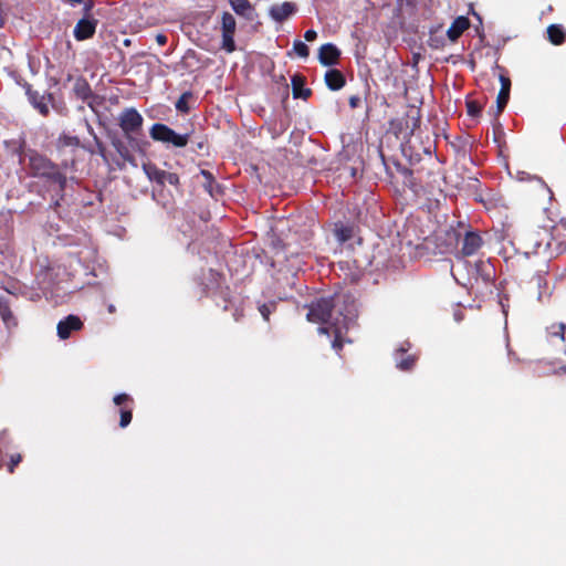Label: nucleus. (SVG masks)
<instances>
[{
    "label": "nucleus",
    "instance_id": "f257e3e1",
    "mask_svg": "<svg viewBox=\"0 0 566 566\" xmlns=\"http://www.w3.org/2000/svg\"><path fill=\"white\" fill-rule=\"evenodd\" d=\"M357 304L349 293H336L328 297H319L308 305L307 321L317 324H327L318 327L319 334L333 337L332 348L340 354L345 343V334L349 325L357 317Z\"/></svg>",
    "mask_w": 566,
    "mask_h": 566
},
{
    "label": "nucleus",
    "instance_id": "f03ea898",
    "mask_svg": "<svg viewBox=\"0 0 566 566\" xmlns=\"http://www.w3.org/2000/svg\"><path fill=\"white\" fill-rule=\"evenodd\" d=\"M119 133L111 139L116 153L123 160L122 168L128 164L138 168V158L142 156V114L134 107L124 108L118 117Z\"/></svg>",
    "mask_w": 566,
    "mask_h": 566
},
{
    "label": "nucleus",
    "instance_id": "7ed1b4c3",
    "mask_svg": "<svg viewBox=\"0 0 566 566\" xmlns=\"http://www.w3.org/2000/svg\"><path fill=\"white\" fill-rule=\"evenodd\" d=\"M13 144L15 147L12 149V154L18 156L19 164L25 165L27 174L32 178H38L56 165L49 157L35 149H25V142L23 139L17 143L14 142Z\"/></svg>",
    "mask_w": 566,
    "mask_h": 566
},
{
    "label": "nucleus",
    "instance_id": "20e7f679",
    "mask_svg": "<svg viewBox=\"0 0 566 566\" xmlns=\"http://www.w3.org/2000/svg\"><path fill=\"white\" fill-rule=\"evenodd\" d=\"M420 109L409 106L401 117L392 118L389 122L388 132L397 138L408 140L420 126Z\"/></svg>",
    "mask_w": 566,
    "mask_h": 566
},
{
    "label": "nucleus",
    "instance_id": "39448f33",
    "mask_svg": "<svg viewBox=\"0 0 566 566\" xmlns=\"http://www.w3.org/2000/svg\"><path fill=\"white\" fill-rule=\"evenodd\" d=\"M149 135L154 140L176 148L187 146L190 139V134H177L172 128L161 123L154 124L149 129Z\"/></svg>",
    "mask_w": 566,
    "mask_h": 566
},
{
    "label": "nucleus",
    "instance_id": "423d86ee",
    "mask_svg": "<svg viewBox=\"0 0 566 566\" xmlns=\"http://www.w3.org/2000/svg\"><path fill=\"white\" fill-rule=\"evenodd\" d=\"M92 2L84 4V11L87 13L92 9ZM97 20L91 15L85 14L77 21L74 27L73 34L77 41H84L91 39L96 31Z\"/></svg>",
    "mask_w": 566,
    "mask_h": 566
},
{
    "label": "nucleus",
    "instance_id": "0eeeda50",
    "mask_svg": "<svg viewBox=\"0 0 566 566\" xmlns=\"http://www.w3.org/2000/svg\"><path fill=\"white\" fill-rule=\"evenodd\" d=\"M237 22L230 12H223L221 17L222 49L232 53L235 51L234 33Z\"/></svg>",
    "mask_w": 566,
    "mask_h": 566
},
{
    "label": "nucleus",
    "instance_id": "6e6552de",
    "mask_svg": "<svg viewBox=\"0 0 566 566\" xmlns=\"http://www.w3.org/2000/svg\"><path fill=\"white\" fill-rule=\"evenodd\" d=\"M36 179L43 180L53 190H59L61 192V198L64 197L67 177L65 172L61 170L59 165L53 166L52 169L43 172V175L39 176Z\"/></svg>",
    "mask_w": 566,
    "mask_h": 566
},
{
    "label": "nucleus",
    "instance_id": "1a4fd4ad",
    "mask_svg": "<svg viewBox=\"0 0 566 566\" xmlns=\"http://www.w3.org/2000/svg\"><path fill=\"white\" fill-rule=\"evenodd\" d=\"M84 327L80 316L70 314L59 321L56 325L57 337L62 340L70 338L73 332H78Z\"/></svg>",
    "mask_w": 566,
    "mask_h": 566
},
{
    "label": "nucleus",
    "instance_id": "9d476101",
    "mask_svg": "<svg viewBox=\"0 0 566 566\" xmlns=\"http://www.w3.org/2000/svg\"><path fill=\"white\" fill-rule=\"evenodd\" d=\"M114 405L118 407L119 427L126 428L133 418V399L127 394H118L113 398Z\"/></svg>",
    "mask_w": 566,
    "mask_h": 566
},
{
    "label": "nucleus",
    "instance_id": "9b49d317",
    "mask_svg": "<svg viewBox=\"0 0 566 566\" xmlns=\"http://www.w3.org/2000/svg\"><path fill=\"white\" fill-rule=\"evenodd\" d=\"M73 93L83 102H86L87 105L93 108V101L96 98L94 95L91 85L87 80L83 76H77L74 81Z\"/></svg>",
    "mask_w": 566,
    "mask_h": 566
},
{
    "label": "nucleus",
    "instance_id": "f8f14e48",
    "mask_svg": "<svg viewBox=\"0 0 566 566\" xmlns=\"http://www.w3.org/2000/svg\"><path fill=\"white\" fill-rule=\"evenodd\" d=\"M340 50L333 43H325L318 50V61L324 66H333L338 63Z\"/></svg>",
    "mask_w": 566,
    "mask_h": 566
},
{
    "label": "nucleus",
    "instance_id": "ddd939ff",
    "mask_svg": "<svg viewBox=\"0 0 566 566\" xmlns=\"http://www.w3.org/2000/svg\"><path fill=\"white\" fill-rule=\"evenodd\" d=\"M23 88L25 90L29 103L38 109L41 115L46 116L49 114V107L45 103V95H41L38 91H34L32 85L28 82H24Z\"/></svg>",
    "mask_w": 566,
    "mask_h": 566
},
{
    "label": "nucleus",
    "instance_id": "4468645a",
    "mask_svg": "<svg viewBox=\"0 0 566 566\" xmlns=\"http://www.w3.org/2000/svg\"><path fill=\"white\" fill-rule=\"evenodd\" d=\"M470 25L471 22L468 17H457L447 30V36L449 41L455 43L459 38L470 28Z\"/></svg>",
    "mask_w": 566,
    "mask_h": 566
},
{
    "label": "nucleus",
    "instance_id": "2eb2a0df",
    "mask_svg": "<svg viewBox=\"0 0 566 566\" xmlns=\"http://www.w3.org/2000/svg\"><path fill=\"white\" fill-rule=\"evenodd\" d=\"M482 244L483 240L478 232L468 231L463 238L461 253L464 256L473 255L479 251Z\"/></svg>",
    "mask_w": 566,
    "mask_h": 566
},
{
    "label": "nucleus",
    "instance_id": "dca6fc26",
    "mask_svg": "<svg viewBox=\"0 0 566 566\" xmlns=\"http://www.w3.org/2000/svg\"><path fill=\"white\" fill-rule=\"evenodd\" d=\"M296 11V6L293 2L285 1L280 4H273L270 8V15L276 22H283L289 19Z\"/></svg>",
    "mask_w": 566,
    "mask_h": 566
},
{
    "label": "nucleus",
    "instance_id": "f3484780",
    "mask_svg": "<svg viewBox=\"0 0 566 566\" xmlns=\"http://www.w3.org/2000/svg\"><path fill=\"white\" fill-rule=\"evenodd\" d=\"M501 88L496 97L497 113H502L510 99L511 80L510 77L500 75Z\"/></svg>",
    "mask_w": 566,
    "mask_h": 566
},
{
    "label": "nucleus",
    "instance_id": "a211bd4d",
    "mask_svg": "<svg viewBox=\"0 0 566 566\" xmlns=\"http://www.w3.org/2000/svg\"><path fill=\"white\" fill-rule=\"evenodd\" d=\"M325 84L331 91H338L346 84L345 75L336 69H331L325 73Z\"/></svg>",
    "mask_w": 566,
    "mask_h": 566
},
{
    "label": "nucleus",
    "instance_id": "6ab92c4d",
    "mask_svg": "<svg viewBox=\"0 0 566 566\" xmlns=\"http://www.w3.org/2000/svg\"><path fill=\"white\" fill-rule=\"evenodd\" d=\"M291 84L294 98L307 99L312 95V90L305 87V77L303 75H293Z\"/></svg>",
    "mask_w": 566,
    "mask_h": 566
},
{
    "label": "nucleus",
    "instance_id": "aec40b11",
    "mask_svg": "<svg viewBox=\"0 0 566 566\" xmlns=\"http://www.w3.org/2000/svg\"><path fill=\"white\" fill-rule=\"evenodd\" d=\"M546 276H547V271H541V272L536 273L532 277V281H531L538 289L537 298L539 301H542L544 297H548L551 295V290L548 287V282H547Z\"/></svg>",
    "mask_w": 566,
    "mask_h": 566
},
{
    "label": "nucleus",
    "instance_id": "412c9836",
    "mask_svg": "<svg viewBox=\"0 0 566 566\" xmlns=\"http://www.w3.org/2000/svg\"><path fill=\"white\" fill-rule=\"evenodd\" d=\"M234 12L248 20L253 19L254 9L249 0H229Z\"/></svg>",
    "mask_w": 566,
    "mask_h": 566
},
{
    "label": "nucleus",
    "instance_id": "4be33fe9",
    "mask_svg": "<svg viewBox=\"0 0 566 566\" xmlns=\"http://www.w3.org/2000/svg\"><path fill=\"white\" fill-rule=\"evenodd\" d=\"M216 304L221 306L223 311H229L232 308L233 303L231 298V292L228 286L221 287L217 293L213 294Z\"/></svg>",
    "mask_w": 566,
    "mask_h": 566
},
{
    "label": "nucleus",
    "instance_id": "5701e85b",
    "mask_svg": "<svg viewBox=\"0 0 566 566\" xmlns=\"http://www.w3.org/2000/svg\"><path fill=\"white\" fill-rule=\"evenodd\" d=\"M0 316L8 328L15 327L18 321L13 315L7 300L0 298Z\"/></svg>",
    "mask_w": 566,
    "mask_h": 566
},
{
    "label": "nucleus",
    "instance_id": "b1692460",
    "mask_svg": "<svg viewBox=\"0 0 566 566\" xmlns=\"http://www.w3.org/2000/svg\"><path fill=\"white\" fill-rule=\"evenodd\" d=\"M475 270L485 284L490 283L494 277V268L488 261H478L475 263Z\"/></svg>",
    "mask_w": 566,
    "mask_h": 566
},
{
    "label": "nucleus",
    "instance_id": "393cba45",
    "mask_svg": "<svg viewBox=\"0 0 566 566\" xmlns=\"http://www.w3.org/2000/svg\"><path fill=\"white\" fill-rule=\"evenodd\" d=\"M334 234L340 243H345L354 237V228L353 226L337 222L335 223Z\"/></svg>",
    "mask_w": 566,
    "mask_h": 566
},
{
    "label": "nucleus",
    "instance_id": "a878e982",
    "mask_svg": "<svg viewBox=\"0 0 566 566\" xmlns=\"http://www.w3.org/2000/svg\"><path fill=\"white\" fill-rule=\"evenodd\" d=\"M547 35H548V40L554 44V45H560L565 42L566 40V32L565 30L562 28V25H558V24H551L548 28H547Z\"/></svg>",
    "mask_w": 566,
    "mask_h": 566
},
{
    "label": "nucleus",
    "instance_id": "bb28decb",
    "mask_svg": "<svg viewBox=\"0 0 566 566\" xmlns=\"http://www.w3.org/2000/svg\"><path fill=\"white\" fill-rule=\"evenodd\" d=\"M144 172L147 175V177L149 178L150 181H155L159 186L165 185V175H166L165 170L158 169L156 166L150 165V164L149 165L144 164Z\"/></svg>",
    "mask_w": 566,
    "mask_h": 566
},
{
    "label": "nucleus",
    "instance_id": "cd10ccee",
    "mask_svg": "<svg viewBox=\"0 0 566 566\" xmlns=\"http://www.w3.org/2000/svg\"><path fill=\"white\" fill-rule=\"evenodd\" d=\"M81 144L80 138L77 136L69 135V134H61L57 138V146L60 148L64 147H78Z\"/></svg>",
    "mask_w": 566,
    "mask_h": 566
},
{
    "label": "nucleus",
    "instance_id": "c85d7f7f",
    "mask_svg": "<svg viewBox=\"0 0 566 566\" xmlns=\"http://www.w3.org/2000/svg\"><path fill=\"white\" fill-rule=\"evenodd\" d=\"M190 98H192L191 92L188 91V92L182 93L175 105L177 111L185 113V114L189 113L190 106L188 103H189Z\"/></svg>",
    "mask_w": 566,
    "mask_h": 566
},
{
    "label": "nucleus",
    "instance_id": "c756f323",
    "mask_svg": "<svg viewBox=\"0 0 566 566\" xmlns=\"http://www.w3.org/2000/svg\"><path fill=\"white\" fill-rule=\"evenodd\" d=\"M95 201H102L101 193L99 192L85 191L82 195L80 203L83 207H87V206H93L95 203Z\"/></svg>",
    "mask_w": 566,
    "mask_h": 566
},
{
    "label": "nucleus",
    "instance_id": "7c9ffc66",
    "mask_svg": "<svg viewBox=\"0 0 566 566\" xmlns=\"http://www.w3.org/2000/svg\"><path fill=\"white\" fill-rule=\"evenodd\" d=\"M293 50L300 57L306 59L310 55L308 46L301 40L294 41Z\"/></svg>",
    "mask_w": 566,
    "mask_h": 566
},
{
    "label": "nucleus",
    "instance_id": "2f4dec72",
    "mask_svg": "<svg viewBox=\"0 0 566 566\" xmlns=\"http://www.w3.org/2000/svg\"><path fill=\"white\" fill-rule=\"evenodd\" d=\"M565 325L564 324H554L548 328V335L551 337H559L562 340H565Z\"/></svg>",
    "mask_w": 566,
    "mask_h": 566
},
{
    "label": "nucleus",
    "instance_id": "473e14b6",
    "mask_svg": "<svg viewBox=\"0 0 566 566\" xmlns=\"http://www.w3.org/2000/svg\"><path fill=\"white\" fill-rule=\"evenodd\" d=\"M482 112V107L478 101L467 102V113L471 117H479Z\"/></svg>",
    "mask_w": 566,
    "mask_h": 566
},
{
    "label": "nucleus",
    "instance_id": "72a5a7b5",
    "mask_svg": "<svg viewBox=\"0 0 566 566\" xmlns=\"http://www.w3.org/2000/svg\"><path fill=\"white\" fill-rule=\"evenodd\" d=\"M415 361H416V359L413 356H407L406 358H402L401 360H399L397 363V367L400 370L408 371L413 367Z\"/></svg>",
    "mask_w": 566,
    "mask_h": 566
},
{
    "label": "nucleus",
    "instance_id": "f704fd0d",
    "mask_svg": "<svg viewBox=\"0 0 566 566\" xmlns=\"http://www.w3.org/2000/svg\"><path fill=\"white\" fill-rule=\"evenodd\" d=\"M397 167L398 171L406 178L405 185L412 187V170L401 165H398Z\"/></svg>",
    "mask_w": 566,
    "mask_h": 566
},
{
    "label": "nucleus",
    "instance_id": "c9c22d12",
    "mask_svg": "<svg viewBox=\"0 0 566 566\" xmlns=\"http://www.w3.org/2000/svg\"><path fill=\"white\" fill-rule=\"evenodd\" d=\"M201 175L206 180L205 188L209 191V193L212 192V184L214 181L213 175L209 170H201Z\"/></svg>",
    "mask_w": 566,
    "mask_h": 566
},
{
    "label": "nucleus",
    "instance_id": "e433bc0d",
    "mask_svg": "<svg viewBox=\"0 0 566 566\" xmlns=\"http://www.w3.org/2000/svg\"><path fill=\"white\" fill-rule=\"evenodd\" d=\"M165 184H169L171 186L179 185V176L177 174H175V172L166 171Z\"/></svg>",
    "mask_w": 566,
    "mask_h": 566
},
{
    "label": "nucleus",
    "instance_id": "4c0bfd02",
    "mask_svg": "<svg viewBox=\"0 0 566 566\" xmlns=\"http://www.w3.org/2000/svg\"><path fill=\"white\" fill-rule=\"evenodd\" d=\"M272 307H274L273 304L269 305V304H262L260 307H259V311L262 315V317L265 319V321H269L270 319V315H271V312H272Z\"/></svg>",
    "mask_w": 566,
    "mask_h": 566
},
{
    "label": "nucleus",
    "instance_id": "58836bf2",
    "mask_svg": "<svg viewBox=\"0 0 566 566\" xmlns=\"http://www.w3.org/2000/svg\"><path fill=\"white\" fill-rule=\"evenodd\" d=\"M348 104L352 109L358 108L361 105L360 96L359 95L349 96Z\"/></svg>",
    "mask_w": 566,
    "mask_h": 566
},
{
    "label": "nucleus",
    "instance_id": "ea45409f",
    "mask_svg": "<svg viewBox=\"0 0 566 566\" xmlns=\"http://www.w3.org/2000/svg\"><path fill=\"white\" fill-rule=\"evenodd\" d=\"M317 38V32L313 29L311 30H307L305 33H304V39L307 41V42H313L315 41Z\"/></svg>",
    "mask_w": 566,
    "mask_h": 566
},
{
    "label": "nucleus",
    "instance_id": "a19ab883",
    "mask_svg": "<svg viewBox=\"0 0 566 566\" xmlns=\"http://www.w3.org/2000/svg\"><path fill=\"white\" fill-rule=\"evenodd\" d=\"M54 191H55V195L53 196L52 202L50 206L53 208H56L60 206V201L63 199V197L61 198V192L59 190H54Z\"/></svg>",
    "mask_w": 566,
    "mask_h": 566
},
{
    "label": "nucleus",
    "instance_id": "79ce46f5",
    "mask_svg": "<svg viewBox=\"0 0 566 566\" xmlns=\"http://www.w3.org/2000/svg\"><path fill=\"white\" fill-rule=\"evenodd\" d=\"M21 461V455L20 454H15V455H12L11 457V461H10V464H9V471L10 472H13V468L20 463Z\"/></svg>",
    "mask_w": 566,
    "mask_h": 566
},
{
    "label": "nucleus",
    "instance_id": "37998d69",
    "mask_svg": "<svg viewBox=\"0 0 566 566\" xmlns=\"http://www.w3.org/2000/svg\"><path fill=\"white\" fill-rule=\"evenodd\" d=\"M155 39L159 45H164L167 42V36L163 33H158L155 35Z\"/></svg>",
    "mask_w": 566,
    "mask_h": 566
},
{
    "label": "nucleus",
    "instance_id": "c03bdc74",
    "mask_svg": "<svg viewBox=\"0 0 566 566\" xmlns=\"http://www.w3.org/2000/svg\"><path fill=\"white\" fill-rule=\"evenodd\" d=\"M95 140H96V146H97L99 155L102 157H105V147H104L103 143H101L97 138H95Z\"/></svg>",
    "mask_w": 566,
    "mask_h": 566
},
{
    "label": "nucleus",
    "instance_id": "a18cd8bd",
    "mask_svg": "<svg viewBox=\"0 0 566 566\" xmlns=\"http://www.w3.org/2000/svg\"><path fill=\"white\" fill-rule=\"evenodd\" d=\"M242 315H243L242 310L239 307H235L234 312H233L234 321L238 322Z\"/></svg>",
    "mask_w": 566,
    "mask_h": 566
},
{
    "label": "nucleus",
    "instance_id": "49530a36",
    "mask_svg": "<svg viewBox=\"0 0 566 566\" xmlns=\"http://www.w3.org/2000/svg\"><path fill=\"white\" fill-rule=\"evenodd\" d=\"M107 311H108V313H111V314L115 313V312H116V307H115V305H114V304H108V306H107Z\"/></svg>",
    "mask_w": 566,
    "mask_h": 566
},
{
    "label": "nucleus",
    "instance_id": "de8ad7c7",
    "mask_svg": "<svg viewBox=\"0 0 566 566\" xmlns=\"http://www.w3.org/2000/svg\"><path fill=\"white\" fill-rule=\"evenodd\" d=\"M559 224L563 227V229H565V230H566V219L562 218V219L559 220Z\"/></svg>",
    "mask_w": 566,
    "mask_h": 566
},
{
    "label": "nucleus",
    "instance_id": "09e8293b",
    "mask_svg": "<svg viewBox=\"0 0 566 566\" xmlns=\"http://www.w3.org/2000/svg\"><path fill=\"white\" fill-rule=\"evenodd\" d=\"M48 99H49V102L53 103L54 97L51 93L48 94ZM52 106L54 107V104H52Z\"/></svg>",
    "mask_w": 566,
    "mask_h": 566
},
{
    "label": "nucleus",
    "instance_id": "8fccbe9b",
    "mask_svg": "<svg viewBox=\"0 0 566 566\" xmlns=\"http://www.w3.org/2000/svg\"><path fill=\"white\" fill-rule=\"evenodd\" d=\"M536 248L539 249L543 245V241L535 243Z\"/></svg>",
    "mask_w": 566,
    "mask_h": 566
},
{
    "label": "nucleus",
    "instance_id": "3c124183",
    "mask_svg": "<svg viewBox=\"0 0 566 566\" xmlns=\"http://www.w3.org/2000/svg\"><path fill=\"white\" fill-rule=\"evenodd\" d=\"M129 43H130V40H128V39H126V40L124 41V44H125V45H128Z\"/></svg>",
    "mask_w": 566,
    "mask_h": 566
},
{
    "label": "nucleus",
    "instance_id": "603ef678",
    "mask_svg": "<svg viewBox=\"0 0 566 566\" xmlns=\"http://www.w3.org/2000/svg\"><path fill=\"white\" fill-rule=\"evenodd\" d=\"M198 148H199V149H202V148H203V143H199V144H198Z\"/></svg>",
    "mask_w": 566,
    "mask_h": 566
},
{
    "label": "nucleus",
    "instance_id": "864d4df0",
    "mask_svg": "<svg viewBox=\"0 0 566 566\" xmlns=\"http://www.w3.org/2000/svg\"><path fill=\"white\" fill-rule=\"evenodd\" d=\"M556 226H557V223H556V222H554V224L548 226V227H549V228H552V229H554V228H556Z\"/></svg>",
    "mask_w": 566,
    "mask_h": 566
},
{
    "label": "nucleus",
    "instance_id": "5fc2aeb1",
    "mask_svg": "<svg viewBox=\"0 0 566 566\" xmlns=\"http://www.w3.org/2000/svg\"><path fill=\"white\" fill-rule=\"evenodd\" d=\"M73 78V76L71 74L67 75V81H71Z\"/></svg>",
    "mask_w": 566,
    "mask_h": 566
},
{
    "label": "nucleus",
    "instance_id": "6e6d98bb",
    "mask_svg": "<svg viewBox=\"0 0 566 566\" xmlns=\"http://www.w3.org/2000/svg\"><path fill=\"white\" fill-rule=\"evenodd\" d=\"M551 245V242L549 241H546L545 242V247L548 248Z\"/></svg>",
    "mask_w": 566,
    "mask_h": 566
},
{
    "label": "nucleus",
    "instance_id": "4d7b16f0",
    "mask_svg": "<svg viewBox=\"0 0 566 566\" xmlns=\"http://www.w3.org/2000/svg\"><path fill=\"white\" fill-rule=\"evenodd\" d=\"M562 369L566 373V364L562 367Z\"/></svg>",
    "mask_w": 566,
    "mask_h": 566
},
{
    "label": "nucleus",
    "instance_id": "13d9d810",
    "mask_svg": "<svg viewBox=\"0 0 566 566\" xmlns=\"http://www.w3.org/2000/svg\"><path fill=\"white\" fill-rule=\"evenodd\" d=\"M2 25H3V21H2V19L0 18V27H2Z\"/></svg>",
    "mask_w": 566,
    "mask_h": 566
}]
</instances>
